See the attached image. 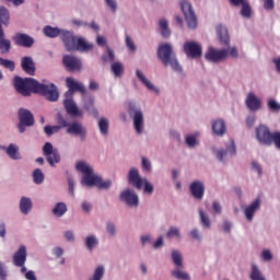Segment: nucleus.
<instances>
[{
	"label": "nucleus",
	"mask_w": 280,
	"mask_h": 280,
	"mask_svg": "<svg viewBox=\"0 0 280 280\" xmlns=\"http://www.w3.org/2000/svg\"><path fill=\"white\" fill-rule=\"evenodd\" d=\"M71 71L80 72L82 71V60L80 58L72 56L71 57Z\"/></svg>",
	"instance_id": "46"
},
{
	"label": "nucleus",
	"mask_w": 280,
	"mask_h": 280,
	"mask_svg": "<svg viewBox=\"0 0 280 280\" xmlns=\"http://www.w3.org/2000/svg\"><path fill=\"white\" fill-rule=\"evenodd\" d=\"M256 139L260 145H272V132L266 125H258L256 127Z\"/></svg>",
	"instance_id": "11"
},
{
	"label": "nucleus",
	"mask_w": 280,
	"mask_h": 280,
	"mask_svg": "<svg viewBox=\"0 0 280 280\" xmlns=\"http://www.w3.org/2000/svg\"><path fill=\"white\" fill-rule=\"evenodd\" d=\"M13 86L15 91L24 97H30L32 93L43 95L48 102H58L60 97V93H58L56 84H44L32 78L23 79L21 77H14Z\"/></svg>",
	"instance_id": "1"
},
{
	"label": "nucleus",
	"mask_w": 280,
	"mask_h": 280,
	"mask_svg": "<svg viewBox=\"0 0 280 280\" xmlns=\"http://www.w3.org/2000/svg\"><path fill=\"white\" fill-rule=\"evenodd\" d=\"M100 245V240H97V236L91 234L88 235L85 238V247L90 253H92L93 249L97 248Z\"/></svg>",
	"instance_id": "31"
},
{
	"label": "nucleus",
	"mask_w": 280,
	"mask_h": 280,
	"mask_svg": "<svg viewBox=\"0 0 280 280\" xmlns=\"http://www.w3.org/2000/svg\"><path fill=\"white\" fill-rule=\"evenodd\" d=\"M126 45L130 51H137V46L135 45V40H132L131 36H126Z\"/></svg>",
	"instance_id": "54"
},
{
	"label": "nucleus",
	"mask_w": 280,
	"mask_h": 280,
	"mask_svg": "<svg viewBox=\"0 0 280 280\" xmlns=\"http://www.w3.org/2000/svg\"><path fill=\"white\" fill-rule=\"evenodd\" d=\"M237 154V148L235 147V140L231 139L226 144V149H220L215 152L218 161H224V156H235Z\"/></svg>",
	"instance_id": "15"
},
{
	"label": "nucleus",
	"mask_w": 280,
	"mask_h": 280,
	"mask_svg": "<svg viewBox=\"0 0 280 280\" xmlns=\"http://www.w3.org/2000/svg\"><path fill=\"white\" fill-rule=\"evenodd\" d=\"M167 240H173V237H176L177 240H180V228L171 226L168 231L166 232Z\"/></svg>",
	"instance_id": "43"
},
{
	"label": "nucleus",
	"mask_w": 280,
	"mask_h": 280,
	"mask_svg": "<svg viewBox=\"0 0 280 280\" xmlns=\"http://www.w3.org/2000/svg\"><path fill=\"white\" fill-rule=\"evenodd\" d=\"M84 116V112L78 107V104L75 102L71 101V117H80L82 118Z\"/></svg>",
	"instance_id": "48"
},
{
	"label": "nucleus",
	"mask_w": 280,
	"mask_h": 280,
	"mask_svg": "<svg viewBox=\"0 0 280 280\" xmlns=\"http://www.w3.org/2000/svg\"><path fill=\"white\" fill-rule=\"evenodd\" d=\"M172 276L178 280H190L189 273L180 270L179 268L172 271Z\"/></svg>",
	"instance_id": "47"
},
{
	"label": "nucleus",
	"mask_w": 280,
	"mask_h": 280,
	"mask_svg": "<svg viewBox=\"0 0 280 280\" xmlns=\"http://www.w3.org/2000/svg\"><path fill=\"white\" fill-rule=\"evenodd\" d=\"M66 86L68 91L65 93L63 106L67 114L59 112L57 114V124L61 128H67V132L71 135V77L66 79Z\"/></svg>",
	"instance_id": "4"
},
{
	"label": "nucleus",
	"mask_w": 280,
	"mask_h": 280,
	"mask_svg": "<svg viewBox=\"0 0 280 280\" xmlns=\"http://www.w3.org/2000/svg\"><path fill=\"white\" fill-rule=\"evenodd\" d=\"M10 49H12V42L5 39L3 26L0 24V54H10Z\"/></svg>",
	"instance_id": "25"
},
{
	"label": "nucleus",
	"mask_w": 280,
	"mask_h": 280,
	"mask_svg": "<svg viewBox=\"0 0 280 280\" xmlns=\"http://www.w3.org/2000/svg\"><path fill=\"white\" fill-rule=\"evenodd\" d=\"M4 152L13 161H19L21 159V153H19V147L14 143H11L9 144V147L4 148Z\"/></svg>",
	"instance_id": "29"
},
{
	"label": "nucleus",
	"mask_w": 280,
	"mask_h": 280,
	"mask_svg": "<svg viewBox=\"0 0 280 280\" xmlns=\"http://www.w3.org/2000/svg\"><path fill=\"white\" fill-rule=\"evenodd\" d=\"M185 142L188 148H196L198 145V138L194 135H188Z\"/></svg>",
	"instance_id": "49"
},
{
	"label": "nucleus",
	"mask_w": 280,
	"mask_h": 280,
	"mask_svg": "<svg viewBox=\"0 0 280 280\" xmlns=\"http://www.w3.org/2000/svg\"><path fill=\"white\" fill-rule=\"evenodd\" d=\"M106 233L109 237H116L117 236V225L113 221H108L106 223Z\"/></svg>",
	"instance_id": "44"
},
{
	"label": "nucleus",
	"mask_w": 280,
	"mask_h": 280,
	"mask_svg": "<svg viewBox=\"0 0 280 280\" xmlns=\"http://www.w3.org/2000/svg\"><path fill=\"white\" fill-rule=\"evenodd\" d=\"M268 108L273 113H280V104L272 98L268 101Z\"/></svg>",
	"instance_id": "51"
},
{
	"label": "nucleus",
	"mask_w": 280,
	"mask_h": 280,
	"mask_svg": "<svg viewBox=\"0 0 280 280\" xmlns=\"http://www.w3.org/2000/svg\"><path fill=\"white\" fill-rule=\"evenodd\" d=\"M140 242L142 246H145V244H152V236L150 234L142 235L140 237Z\"/></svg>",
	"instance_id": "63"
},
{
	"label": "nucleus",
	"mask_w": 280,
	"mask_h": 280,
	"mask_svg": "<svg viewBox=\"0 0 280 280\" xmlns=\"http://www.w3.org/2000/svg\"><path fill=\"white\" fill-rule=\"evenodd\" d=\"M127 180L129 185H131L136 189H143L144 194H148L149 196H152V194H154V185H152V183H150L148 178L141 177V174H139V168L137 167H131L129 170Z\"/></svg>",
	"instance_id": "5"
},
{
	"label": "nucleus",
	"mask_w": 280,
	"mask_h": 280,
	"mask_svg": "<svg viewBox=\"0 0 280 280\" xmlns=\"http://www.w3.org/2000/svg\"><path fill=\"white\" fill-rule=\"evenodd\" d=\"M271 143H275L276 148L280 150V132H273L271 136Z\"/></svg>",
	"instance_id": "53"
},
{
	"label": "nucleus",
	"mask_w": 280,
	"mask_h": 280,
	"mask_svg": "<svg viewBox=\"0 0 280 280\" xmlns=\"http://www.w3.org/2000/svg\"><path fill=\"white\" fill-rule=\"evenodd\" d=\"M67 211H68L67 203L58 202L52 208V215H55V218H62V215H65V213H67Z\"/></svg>",
	"instance_id": "32"
},
{
	"label": "nucleus",
	"mask_w": 280,
	"mask_h": 280,
	"mask_svg": "<svg viewBox=\"0 0 280 280\" xmlns=\"http://www.w3.org/2000/svg\"><path fill=\"white\" fill-rule=\"evenodd\" d=\"M105 3L112 12H117V1L116 0H105Z\"/></svg>",
	"instance_id": "56"
},
{
	"label": "nucleus",
	"mask_w": 280,
	"mask_h": 280,
	"mask_svg": "<svg viewBox=\"0 0 280 280\" xmlns=\"http://www.w3.org/2000/svg\"><path fill=\"white\" fill-rule=\"evenodd\" d=\"M261 208V198H256L249 206L244 209V214L248 222H253L255 213Z\"/></svg>",
	"instance_id": "19"
},
{
	"label": "nucleus",
	"mask_w": 280,
	"mask_h": 280,
	"mask_svg": "<svg viewBox=\"0 0 280 280\" xmlns=\"http://www.w3.org/2000/svg\"><path fill=\"white\" fill-rule=\"evenodd\" d=\"M158 58L164 67H171L176 73H183V66L178 62L174 46L170 43L161 44L158 47Z\"/></svg>",
	"instance_id": "3"
},
{
	"label": "nucleus",
	"mask_w": 280,
	"mask_h": 280,
	"mask_svg": "<svg viewBox=\"0 0 280 280\" xmlns=\"http://www.w3.org/2000/svg\"><path fill=\"white\" fill-rule=\"evenodd\" d=\"M142 170L145 172H152V162L148 158H142L141 160Z\"/></svg>",
	"instance_id": "52"
},
{
	"label": "nucleus",
	"mask_w": 280,
	"mask_h": 280,
	"mask_svg": "<svg viewBox=\"0 0 280 280\" xmlns=\"http://www.w3.org/2000/svg\"><path fill=\"white\" fill-rule=\"evenodd\" d=\"M261 258L264 261H272V253L269 249H265L261 253Z\"/></svg>",
	"instance_id": "60"
},
{
	"label": "nucleus",
	"mask_w": 280,
	"mask_h": 280,
	"mask_svg": "<svg viewBox=\"0 0 280 280\" xmlns=\"http://www.w3.org/2000/svg\"><path fill=\"white\" fill-rule=\"evenodd\" d=\"M160 32H161V36H163V38H170V36L172 35L167 20L160 21Z\"/></svg>",
	"instance_id": "37"
},
{
	"label": "nucleus",
	"mask_w": 280,
	"mask_h": 280,
	"mask_svg": "<svg viewBox=\"0 0 280 280\" xmlns=\"http://www.w3.org/2000/svg\"><path fill=\"white\" fill-rule=\"evenodd\" d=\"M110 70L115 78H121L124 75V65L119 61L113 62Z\"/></svg>",
	"instance_id": "36"
},
{
	"label": "nucleus",
	"mask_w": 280,
	"mask_h": 280,
	"mask_svg": "<svg viewBox=\"0 0 280 280\" xmlns=\"http://www.w3.org/2000/svg\"><path fill=\"white\" fill-rule=\"evenodd\" d=\"M43 154L51 167H56V163H60V153L58 149H54V144L46 142L43 147Z\"/></svg>",
	"instance_id": "10"
},
{
	"label": "nucleus",
	"mask_w": 280,
	"mask_h": 280,
	"mask_svg": "<svg viewBox=\"0 0 280 280\" xmlns=\"http://www.w3.org/2000/svg\"><path fill=\"white\" fill-rule=\"evenodd\" d=\"M73 93L86 95V86H84V83L77 81L75 79H71V95H73Z\"/></svg>",
	"instance_id": "28"
},
{
	"label": "nucleus",
	"mask_w": 280,
	"mask_h": 280,
	"mask_svg": "<svg viewBox=\"0 0 280 280\" xmlns=\"http://www.w3.org/2000/svg\"><path fill=\"white\" fill-rule=\"evenodd\" d=\"M199 218L203 229H211V219H209V215L202 209H199Z\"/></svg>",
	"instance_id": "40"
},
{
	"label": "nucleus",
	"mask_w": 280,
	"mask_h": 280,
	"mask_svg": "<svg viewBox=\"0 0 280 280\" xmlns=\"http://www.w3.org/2000/svg\"><path fill=\"white\" fill-rule=\"evenodd\" d=\"M0 67H3V69H9V71H14V69H16V63L13 60L0 57Z\"/></svg>",
	"instance_id": "42"
},
{
	"label": "nucleus",
	"mask_w": 280,
	"mask_h": 280,
	"mask_svg": "<svg viewBox=\"0 0 280 280\" xmlns=\"http://www.w3.org/2000/svg\"><path fill=\"white\" fill-rule=\"evenodd\" d=\"M18 115L20 122L25 124L26 126H34L35 120L34 114H32V112L25 108H20Z\"/></svg>",
	"instance_id": "24"
},
{
	"label": "nucleus",
	"mask_w": 280,
	"mask_h": 280,
	"mask_svg": "<svg viewBox=\"0 0 280 280\" xmlns=\"http://www.w3.org/2000/svg\"><path fill=\"white\" fill-rule=\"evenodd\" d=\"M93 103H94L93 98H89V103L84 105V108H86L88 112L90 113V115H93V117L95 119H98L100 118V112H97V109L95 108Z\"/></svg>",
	"instance_id": "41"
},
{
	"label": "nucleus",
	"mask_w": 280,
	"mask_h": 280,
	"mask_svg": "<svg viewBox=\"0 0 280 280\" xmlns=\"http://www.w3.org/2000/svg\"><path fill=\"white\" fill-rule=\"evenodd\" d=\"M10 25V11L5 7H0V25Z\"/></svg>",
	"instance_id": "34"
},
{
	"label": "nucleus",
	"mask_w": 280,
	"mask_h": 280,
	"mask_svg": "<svg viewBox=\"0 0 280 280\" xmlns=\"http://www.w3.org/2000/svg\"><path fill=\"white\" fill-rule=\"evenodd\" d=\"M183 49L187 58L196 59L202 57V46L198 42H186L184 43Z\"/></svg>",
	"instance_id": "12"
},
{
	"label": "nucleus",
	"mask_w": 280,
	"mask_h": 280,
	"mask_svg": "<svg viewBox=\"0 0 280 280\" xmlns=\"http://www.w3.org/2000/svg\"><path fill=\"white\" fill-rule=\"evenodd\" d=\"M172 261L177 268H183V254L174 249L171 254Z\"/></svg>",
	"instance_id": "38"
},
{
	"label": "nucleus",
	"mask_w": 280,
	"mask_h": 280,
	"mask_svg": "<svg viewBox=\"0 0 280 280\" xmlns=\"http://www.w3.org/2000/svg\"><path fill=\"white\" fill-rule=\"evenodd\" d=\"M255 121H257V117L255 115H249L246 117V126L247 128H253L255 126Z\"/></svg>",
	"instance_id": "59"
},
{
	"label": "nucleus",
	"mask_w": 280,
	"mask_h": 280,
	"mask_svg": "<svg viewBox=\"0 0 280 280\" xmlns=\"http://www.w3.org/2000/svg\"><path fill=\"white\" fill-rule=\"evenodd\" d=\"M183 14L185 16L186 23L190 30H196L198 27V19L191 7V2L188 0H182L179 3Z\"/></svg>",
	"instance_id": "7"
},
{
	"label": "nucleus",
	"mask_w": 280,
	"mask_h": 280,
	"mask_svg": "<svg viewBox=\"0 0 280 280\" xmlns=\"http://www.w3.org/2000/svg\"><path fill=\"white\" fill-rule=\"evenodd\" d=\"M81 207H82V211H84V213H91V209H93V206L89 201H83Z\"/></svg>",
	"instance_id": "64"
},
{
	"label": "nucleus",
	"mask_w": 280,
	"mask_h": 280,
	"mask_svg": "<svg viewBox=\"0 0 280 280\" xmlns=\"http://www.w3.org/2000/svg\"><path fill=\"white\" fill-rule=\"evenodd\" d=\"M226 56H229V50L226 49L218 50L213 47H210L206 52L205 58L206 60H208V62H221V60H224Z\"/></svg>",
	"instance_id": "13"
},
{
	"label": "nucleus",
	"mask_w": 280,
	"mask_h": 280,
	"mask_svg": "<svg viewBox=\"0 0 280 280\" xmlns=\"http://www.w3.org/2000/svg\"><path fill=\"white\" fill-rule=\"evenodd\" d=\"M33 180L35 185H43V183L45 182V174L40 168H36L33 172Z\"/></svg>",
	"instance_id": "39"
},
{
	"label": "nucleus",
	"mask_w": 280,
	"mask_h": 280,
	"mask_svg": "<svg viewBox=\"0 0 280 280\" xmlns=\"http://www.w3.org/2000/svg\"><path fill=\"white\" fill-rule=\"evenodd\" d=\"M20 211L23 215H27L32 211V199L28 197H22L20 200Z\"/></svg>",
	"instance_id": "30"
},
{
	"label": "nucleus",
	"mask_w": 280,
	"mask_h": 280,
	"mask_svg": "<svg viewBox=\"0 0 280 280\" xmlns=\"http://www.w3.org/2000/svg\"><path fill=\"white\" fill-rule=\"evenodd\" d=\"M136 77L138 78V80H140V82L142 84H144V86L149 90V91H154V93H159V90L156 89V86H154V84H152V82H150V80H148V78L145 77V74H143V71L141 70H136Z\"/></svg>",
	"instance_id": "27"
},
{
	"label": "nucleus",
	"mask_w": 280,
	"mask_h": 280,
	"mask_svg": "<svg viewBox=\"0 0 280 280\" xmlns=\"http://www.w3.org/2000/svg\"><path fill=\"white\" fill-rule=\"evenodd\" d=\"M128 114L133 120V128L137 135H143V112L137 108L135 104L130 103L128 108Z\"/></svg>",
	"instance_id": "8"
},
{
	"label": "nucleus",
	"mask_w": 280,
	"mask_h": 280,
	"mask_svg": "<svg viewBox=\"0 0 280 280\" xmlns=\"http://www.w3.org/2000/svg\"><path fill=\"white\" fill-rule=\"evenodd\" d=\"M189 189L195 200H202L205 198V183L195 180L190 184Z\"/></svg>",
	"instance_id": "20"
},
{
	"label": "nucleus",
	"mask_w": 280,
	"mask_h": 280,
	"mask_svg": "<svg viewBox=\"0 0 280 280\" xmlns=\"http://www.w3.org/2000/svg\"><path fill=\"white\" fill-rule=\"evenodd\" d=\"M25 261H27V247H25V245H21L13 255V264L16 267H23L25 266Z\"/></svg>",
	"instance_id": "21"
},
{
	"label": "nucleus",
	"mask_w": 280,
	"mask_h": 280,
	"mask_svg": "<svg viewBox=\"0 0 280 280\" xmlns=\"http://www.w3.org/2000/svg\"><path fill=\"white\" fill-rule=\"evenodd\" d=\"M71 44H72V49H74L75 51L86 52L93 49V44L86 42L84 37L72 36Z\"/></svg>",
	"instance_id": "14"
},
{
	"label": "nucleus",
	"mask_w": 280,
	"mask_h": 280,
	"mask_svg": "<svg viewBox=\"0 0 280 280\" xmlns=\"http://www.w3.org/2000/svg\"><path fill=\"white\" fill-rule=\"evenodd\" d=\"M245 105L252 113H257V110H261V98L249 92L245 98Z\"/></svg>",
	"instance_id": "17"
},
{
	"label": "nucleus",
	"mask_w": 280,
	"mask_h": 280,
	"mask_svg": "<svg viewBox=\"0 0 280 280\" xmlns=\"http://www.w3.org/2000/svg\"><path fill=\"white\" fill-rule=\"evenodd\" d=\"M217 35L221 45L224 47H229V45H231V37L229 36V28H226V26H222V24L218 25Z\"/></svg>",
	"instance_id": "23"
},
{
	"label": "nucleus",
	"mask_w": 280,
	"mask_h": 280,
	"mask_svg": "<svg viewBox=\"0 0 280 280\" xmlns=\"http://www.w3.org/2000/svg\"><path fill=\"white\" fill-rule=\"evenodd\" d=\"M104 278V266H98L90 280H102Z\"/></svg>",
	"instance_id": "50"
},
{
	"label": "nucleus",
	"mask_w": 280,
	"mask_h": 280,
	"mask_svg": "<svg viewBox=\"0 0 280 280\" xmlns=\"http://www.w3.org/2000/svg\"><path fill=\"white\" fill-rule=\"evenodd\" d=\"M12 39L18 47H26L30 49V47L34 46V37L25 33H16Z\"/></svg>",
	"instance_id": "16"
},
{
	"label": "nucleus",
	"mask_w": 280,
	"mask_h": 280,
	"mask_svg": "<svg viewBox=\"0 0 280 280\" xmlns=\"http://www.w3.org/2000/svg\"><path fill=\"white\" fill-rule=\"evenodd\" d=\"M109 126H110V122L108 121V118L102 117L98 119V129L101 135H103V137H108Z\"/></svg>",
	"instance_id": "33"
},
{
	"label": "nucleus",
	"mask_w": 280,
	"mask_h": 280,
	"mask_svg": "<svg viewBox=\"0 0 280 280\" xmlns=\"http://www.w3.org/2000/svg\"><path fill=\"white\" fill-rule=\"evenodd\" d=\"M71 135L73 137H78L80 141L84 142L86 141V135H89V131L86 130V127H84L80 121H72Z\"/></svg>",
	"instance_id": "18"
},
{
	"label": "nucleus",
	"mask_w": 280,
	"mask_h": 280,
	"mask_svg": "<svg viewBox=\"0 0 280 280\" xmlns=\"http://www.w3.org/2000/svg\"><path fill=\"white\" fill-rule=\"evenodd\" d=\"M264 1V9L267 11L275 10V0H262Z\"/></svg>",
	"instance_id": "57"
},
{
	"label": "nucleus",
	"mask_w": 280,
	"mask_h": 280,
	"mask_svg": "<svg viewBox=\"0 0 280 280\" xmlns=\"http://www.w3.org/2000/svg\"><path fill=\"white\" fill-rule=\"evenodd\" d=\"M21 68L27 73V75H35L36 73V63L32 57H23L21 59Z\"/></svg>",
	"instance_id": "22"
},
{
	"label": "nucleus",
	"mask_w": 280,
	"mask_h": 280,
	"mask_svg": "<svg viewBox=\"0 0 280 280\" xmlns=\"http://www.w3.org/2000/svg\"><path fill=\"white\" fill-rule=\"evenodd\" d=\"M119 199L131 209H137L139 207V195L130 188L124 189L119 195Z\"/></svg>",
	"instance_id": "9"
},
{
	"label": "nucleus",
	"mask_w": 280,
	"mask_h": 280,
	"mask_svg": "<svg viewBox=\"0 0 280 280\" xmlns=\"http://www.w3.org/2000/svg\"><path fill=\"white\" fill-rule=\"evenodd\" d=\"M250 280H266V276L259 269L257 265H252V272L249 275Z\"/></svg>",
	"instance_id": "35"
},
{
	"label": "nucleus",
	"mask_w": 280,
	"mask_h": 280,
	"mask_svg": "<svg viewBox=\"0 0 280 280\" xmlns=\"http://www.w3.org/2000/svg\"><path fill=\"white\" fill-rule=\"evenodd\" d=\"M0 280H8V269L2 262H0Z\"/></svg>",
	"instance_id": "58"
},
{
	"label": "nucleus",
	"mask_w": 280,
	"mask_h": 280,
	"mask_svg": "<svg viewBox=\"0 0 280 280\" xmlns=\"http://www.w3.org/2000/svg\"><path fill=\"white\" fill-rule=\"evenodd\" d=\"M62 62L66 66L67 71H71V55L63 56Z\"/></svg>",
	"instance_id": "61"
},
{
	"label": "nucleus",
	"mask_w": 280,
	"mask_h": 280,
	"mask_svg": "<svg viewBox=\"0 0 280 280\" xmlns=\"http://www.w3.org/2000/svg\"><path fill=\"white\" fill-rule=\"evenodd\" d=\"M75 170L82 174L81 185L83 187H97V189L113 187V182L110 179L104 180L98 174H95V170L86 161L77 162Z\"/></svg>",
	"instance_id": "2"
},
{
	"label": "nucleus",
	"mask_w": 280,
	"mask_h": 280,
	"mask_svg": "<svg viewBox=\"0 0 280 280\" xmlns=\"http://www.w3.org/2000/svg\"><path fill=\"white\" fill-rule=\"evenodd\" d=\"M241 5H242V10H241L242 16H244L245 19H250L253 14V9H250V4H248V1L245 0V2L242 3Z\"/></svg>",
	"instance_id": "45"
},
{
	"label": "nucleus",
	"mask_w": 280,
	"mask_h": 280,
	"mask_svg": "<svg viewBox=\"0 0 280 280\" xmlns=\"http://www.w3.org/2000/svg\"><path fill=\"white\" fill-rule=\"evenodd\" d=\"M190 237L191 240H196L197 242H202V236L200 235L198 229H192L190 231Z\"/></svg>",
	"instance_id": "55"
},
{
	"label": "nucleus",
	"mask_w": 280,
	"mask_h": 280,
	"mask_svg": "<svg viewBox=\"0 0 280 280\" xmlns=\"http://www.w3.org/2000/svg\"><path fill=\"white\" fill-rule=\"evenodd\" d=\"M212 131L217 137H223L226 133V124L222 119L212 122Z\"/></svg>",
	"instance_id": "26"
},
{
	"label": "nucleus",
	"mask_w": 280,
	"mask_h": 280,
	"mask_svg": "<svg viewBox=\"0 0 280 280\" xmlns=\"http://www.w3.org/2000/svg\"><path fill=\"white\" fill-rule=\"evenodd\" d=\"M43 33L47 38H58L60 36L67 51H71V32L47 25L43 28Z\"/></svg>",
	"instance_id": "6"
},
{
	"label": "nucleus",
	"mask_w": 280,
	"mask_h": 280,
	"mask_svg": "<svg viewBox=\"0 0 280 280\" xmlns=\"http://www.w3.org/2000/svg\"><path fill=\"white\" fill-rule=\"evenodd\" d=\"M252 170H254V172H257L258 176H262L264 171L261 170V165H259V163L257 162H252Z\"/></svg>",
	"instance_id": "62"
}]
</instances>
